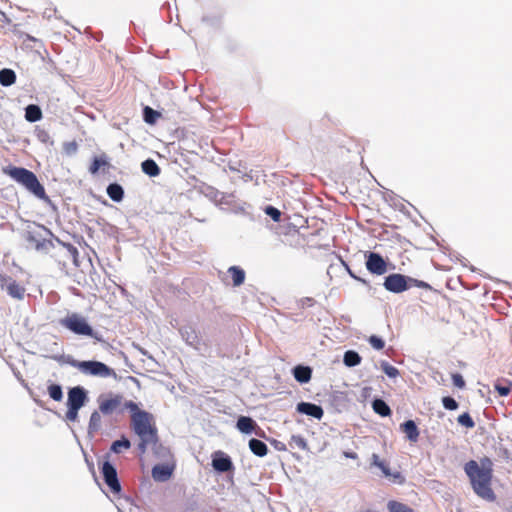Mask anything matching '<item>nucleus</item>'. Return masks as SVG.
<instances>
[{"label": "nucleus", "mask_w": 512, "mask_h": 512, "mask_svg": "<svg viewBox=\"0 0 512 512\" xmlns=\"http://www.w3.org/2000/svg\"><path fill=\"white\" fill-rule=\"evenodd\" d=\"M464 471L468 476L474 493L488 502H494L496 495L491 488L493 474L480 469V465L475 460H470L464 465Z\"/></svg>", "instance_id": "nucleus-1"}, {"label": "nucleus", "mask_w": 512, "mask_h": 512, "mask_svg": "<svg viewBox=\"0 0 512 512\" xmlns=\"http://www.w3.org/2000/svg\"><path fill=\"white\" fill-rule=\"evenodd\" d=\"M5 174L11 177L14 181L24 186L30 193H32L35 197L43 200L49 206H51L54 210H56V206L52 202V200L47 196L45 192L44 186L39 182L37 176L34 172L24 168V167H16V166H8L4 170Z\"/></svg>", "instance_id": "nucleus-2"}, {"label": "nucleus", "mask_w": 512, "mask_h": 512, "mask_svg": "<svg viewBox=\"0 0 512 512\" xmlns=\"http://www.w3.org/2000/svg\"><path fill=\"white\" fill-rule=\"evenodd\" d=\"M59 325L69 330L74 335L80 337H90L98 342L103 341L102 335L95 331L87 319L80 313H67L65 317L59 319Z\"/></svg>", "instance_id": "nucleus-3"}, {"label": "nucleus", "mask_w": 512, "mask_h": 512, "mask_svg": "<svg viewBox=\"0 0 512 512\" xmlns=\"http://www.w3.org/2000/svg\"><path fill=\"white\" fill-rule=\"evenodd\" d=\"M70 365L74 368H77L80 372H82L85 375L95 376V377H102V378H108L113 377L114 379L117 378V374L115 370L110 368L108 365H106L103 362L96 361V360H84V361H78V360H71Z\"/></svg>", "instance_id": "nucleus-4"}, {"label": "nucleus", "mask_w": 512, "mask_h": 512, "mask_svg": "<svg viewBox=\"0 0 512 512\" xmlns=\"http://www.w3.org/2000/svg\"><path fill=\"white\" fill-rule=\"evenodd\" d=\"M151 420L152 415L145 410L131 415L132 429L138 437H158L157 428L151 424Z\"/></svg>", "instance_id": "nucleus-5"}, {"label": "nucleus", "mask_w": 512, "mask_h": 512, "mask_svg": "<svg viewBox=\"0 0 512 512\" xmlns=\"http://www.w3.org/2000/svg\"><path fill=\"white\" fill-rule=\"evenodd\" d=\"M365 266L371 274L380 276L387 272L388 264L381 254L368 251L365 253Z\"/></svg>", "instance_id": "nucleus-6"}, {"label": "nucleus", "mask_w": 512, "mask_h": 512, "mask_svg": "<svg viewBox=\"0 0 512 512\" xmlns=\"http://www.w3.org/2000/svg\"><path fill=\"white\" fill-rule=\"evenodd\" d=\"M101 473L103 475V480L109 487L110 491L114 494H119L122 491V487L114 465L109 461H104L101 467Z\"/></svg>", "instance_id": "nucleus-7"}, {"label": "nucleus", "mask_w": 512, "mask_h": 512, "mask_svg": "<svg viewBox=\"0 0 512 512\" xmlns=\"http://www.w3.org/2000/svg\"><path fill=\"white\" fill-rule=\"evenodd\" d=\"M88 401V391L83 386L77 385L68 389L67 407L81 409Z\"/></svg>", "instance_id": "nucleus-8"}, {"label": "nucleus", "mask_w": 512, "mask_h": 512, "mask_svg": "<svg viewBox=\"0 0 512 512\" xmlns=\"http://www.w3.org/2000/svg\"><path fill=\"white\" fill-rule=\"evenodd\" d=\"M408 276L400 274V273H393L389 274L384 278L383 286L384 288L395 294L402 293L406 290H408Z\"/></svg>", "instance_id": "nucleus-9"}, {"label": "nucleus", "mask_w": 512, "mask_h": 512, "mask_svg": "<svg viewBox=\"0 0 512 512\" xmlns=\"http://www.w3.org/2000/svg\"><path fill=\"white\" fill-rule=\"evenodd\" d=\"M97 402L101 413L108 416L118 410L123 402V396L121 394H110L109 397H106L102 394L98 397Z\"/></svg>", "instance_id": "nucleus-10"}, {"label": "nucleus", "mask_w": 512, "mask_h": 512, "mask_svg": "<svg viewBox=\"0 0 512 512\" xmlns=\"http://www.w3.org/2000/svg\"><path fill=\"white\" fill-rule=\"evenodd\" d=\"M0 287L14 299L22 300L24 298L25 288L10 276L0 275Z\"/></svg>", "instance_id": "nucleus-11"}, {"label": "nucleus", "mask_w": 512, "mask_h": 512, "mask_svg": "<svg viewBox=\"0 0 512 512\" xmlns=\"http://www.w3.org/2000/svg\"><path fill=\"white\" fill-rule=\"evenodd\" d=\"M26 241L33 245L35 250L38 252L48 253L52 248H54L53 240L46 239L37 232H28L26 235Z\"/></svg>", "instance_id": "nucleus-12"}, {"label": "nucleus", "mask_w": 512, "mask_h": 512, "mask_svg": "<svg viewBox=\"0 0 512 512\" xmlns=\"http://www.w3.org/2000/svg\"><path fill=\"white\" fill-rule=\"evenodd\" d=\"M212 467L218 473L229 472L234 468L230 456L222 451H217L213 454Z\"/></svg>", "instance_id": "nucleus-13"}, {"label": "nucleus", "mask_w": 512, "mask_h": 512, "mask_svg": "<svg viewBox=\"0 0 512 512\" xmlns=\"http://www.w3.org/2000/svg\"><path fill=\"white\" fill-rule=\"evenodd\" d=\"M236 428L243 434L255 432L257 436L262 437L264 435V432L258 428L255 420L249 416H239L236 422Z\"/></svg>", "instance_id": "nucleus-14"}, {"label": "nucleus", "mask_w": 512, "mask_h": 512, "mask_svg": "<svg viewBox=\"0 0 512 512\" xmlns=\"http://www.w3.org/2000/svg\"><path fill=\"white\" fill-rule=\"evenodd\" d=\"M181 338L185 343L197 351L201 350V340L197 334V331L192 326H183L179 329Z\"/></svg>", "instance_id": "nucleus-15"}, {"label": "nucleus", "mask_w": 512, "mask_h": 512, "mask_svg": "<svg viewBox=\"0 0 512 512\" xmlns=\"http://www.w3.org/2000/svg\"><path fill=\"white\" fill-rule=\"evenodd\" d=\"M296 411L317 420H320L324 415L323 408L320 405L311 402H299L296 406Z\"/></svg>", "instance_id": "nucleus-16"}, {"label": "nucleus", "mask_w": 512, "mask_h": 512, "mask_svg": "<svg viewBox=\"0 0 512 512\" xmlns=\"http://www.w3.org/2000/svg\"><path fill=\"white\" fill-rule=\"evenodd\" d=\"M372 465L378 467L383 475L392 479L393 482L400 484L404 482L402 474L398 471L392 472L389 466L384 461L380 460L379 456L375 453L372 455Z\"/></svg>", "instance_id": "nucleus-17"}, {"label": "nucleus", "mask_w": 512, "mask_h": 512, "mask_svg": "<svg viewBox=\"0 0 512 512\" xmlns=\"http://www.w3.org/2000/svg\"><path fill=\"white\" fill-rule=\"evenodd\" d=\"M173 474V467L168 464H157L152 468V477L156 482H166Z\"/></svg>", "instance_id": "nucleus-18"}, {"label": "nucleus", "mask_w": 512, "mask_h": 512, "mask_svg": "<svg viewBox=\"0 0 512 512\" xmlns=\"http://www.w3.org/2000/svg\"><path fill=\"white\" fill-rule=\"evenodd\" d=\"M292 374L297 382L306 384L311 380L312 369L310 366L299 364L292 369Z\"/></svg>", "instance_id": "nucleus-19"}, {"label": "nucleus", "mask_w": 512, "mask_h": 512, "mask_svg": "<svg viewBox=\"0 0 512 512\" xmlns=\"http://www.w3.org/2000/svg\"><path fill=\"white\" fill-rule=\"evenodd\" d=\"M402 432L406 434L410 442H416L419 438V430L414 420H406L400 425Z\"/></svg>", "instance_id": "nucleus-20"}, {"label": "nucleus", "mask_w": 512, "mask_h": 512, "mask_svg": "<svg viewBox=\"0 0 512 512\" xmlns=\"http://www.w3.org/2000/svg\"><path fill=\"white\" fill-rule=\"evenodd\" d=\"M199 192L203 194L205 197H207L209 200L214 202H222L224 198V194L217 190L216 188L207 185L205 183H202L199 187Z\"/></svg>", "instance_id": "nucleus-21"}, {"label": "nucleus", "mask_w": 512, "mask_h": 512, "mask_svg": "<svg viewBox=\"0 0 512 512\" xmlns=\"http://www.w3.org/2000/svg\"><path fill=\"white\" fill-rule=\"evenodd\" d=\"M41 227H42V229H43V230H44L48 235H50V236L54 237L55 241H56L59 245L63 246V247L67 250V254H68V256L72 258V260H73V262H74V264H75V265H78V255H79L78 249H77L74 245H72V244H70V243H66V242H64V241L60 240L58 237H55V236L53 235V233L51 232V230H49V229L45 228L44 226H41Z\"/></svg>", "instance_id": "nucleus-22"}, {"label": "nucleus", "mask_w": 512, "mask_h": 512, "mask_svg": "<svg viewBox=\"0 0 512 512\" xmlns=\"http://www.w3.org/2000/svg\"><path fill=\"white\" fill-rule=\"evenodd\" d=\"M41 227H42V229H43V230H44L48 235H50V236L54 237L55 241H56L59 245L63 246V247L67 250V254H68V256L72 258V260H73V262H74V264H75V265H78V255H79L78 249H77L74 245H72V244H70V243H66V242H64V241L60 240L58 237H55V236L53 235V233L51 232V230H49V229L45 228L44 226H41Z\"/></svg>", "instance_id": "nucleus-23"}, {"label": "nucleus", "mask_w": 512, "mask_h": 512, "mask_svg": "<svg viewBox=\"0 0 512 512\" xmlns=\"http://www.w3.org/2000/svg\"><path fill=\"white\" fill-rule=\"evenodd\" d=\"M101 411L98 409V410H94L91 415H90V419H89V423H88V434L90 436H94L102 427V417H101Z\"/></svg>", "instance_id": "nucleus-24"}, {"label": "nucleus", "mask_w": 512, "mask_h": 512, "mask_svg": "<svg viewBox=\"0 0 512 512\" xmlns=\"http://www.w3.org/2000/svg\"><path fill=\"white\" fill-rule=\"evenodd\" d=\"M248 446L250 451L258 457H264L267 455L268 447L267 445L260 439L251 438L248 442Z\"/></svg>", "instance_id": "nucleus-25"}, {"label": "nucleus", "mask_w": 512, "mask_h": 512, "mask_svg": "<svg viewBox=\"0 0 512 512\" xmlns=\"http://www.w3.org/2000/svg\"><path fill=\"white\" fill-rule=\"evenodd\" d=\"M106 193L108 197L116 203L121 202L124 198V189L120 184L116 182L110 183L107 186Z\"/></svg>", "instance_id": "nucleus-26"}, {"label": "nucleus", "mask_w": 512, "mask_h": 512, "mask_svg": "<svg viewBox=\"0 0 512 512\" xmlns=\"http://www.w3.org/2000/svg\"><path fill=\"white\" fill-rule=\"evenodd\" d=\"M41 108L36 104H29L25 107V119L30 123L38 122L42 119Z\"/></svg>", "instance_id": "nucleus-27"}, {"label": "nucleus", "mask_w": 512, "mask_h": 512, "mask_svg": "<svg viewBox=\"0 0 512 512\" xmlns=\"http://www.w3.org/2000/svg\"><path fill=\"white\" fill-rule=\"evenodd\" d=\"M141 169L143 173L149 177H157L161 172L158 164L151 158H148L141 163Z\"/></svg>", "instance_id": "nucleus-28"}, {"label": "nucleus", "mask_w": 512, "mask_h": 512, "mask_svg": "<svg viewBox=\"0 0 512 512\" xmlns=\"http://www.w3.org/2000/svg\"><path fill=\"white\" fill-rule=\"evenodd\" d=\"M372 408L374 412L381 417H387L391 415V409L389 405L381 398H375L372 401Z\"/></svg>", "instance_id": "nucleus-29"}, {"label": "nucleus", "mask_w": 512, "mask_h": 512, "mask_svg": "<svg viewBox=\"0 0 512 512\" xmlns=\"http://www.w3.org/2000/svg\"><path fill=\"white\" fill-rule=\"evenodd\" d=\"M361 356L355 350H347L343 356V363L346 367L352 368L361 363Z\"/></svg>", "instance_id": "nucleus-30"}, {"label": "nucleus", "mask_w": 512, "mask_h": 512, "mask_svg": "<svg viewBox=\"0 0 512 512\" xmlns=\"http://www.w3.org/2000/svg\"><path fill=\"white\" fill-rule=\"evenodd\" d=\"M16 82V73L10 68H3L0 70V84L4 87H9Z\"/></svg>", "instance_id": "nucleus-31"}, {"label": "nucleus", "mask_w": 512, "mask_h": 512, "mask_svg": "<svg viewBox=\"0 0 512 512\" xmlns=\"http://www.w3.org/2000/svg\"><path fill=\"white\" fill-rule=\"evenodd\" d=\"M228 273L232 277L233 285L238 287L245 281V271L239 266H231L228 269Z\"/></svg>", "instance_id": "nucleus-32"}, {"label": "nucleus", "mask_w": 512, "mask_h": 512, "mask_svg": "<svg viewBox=\"0 0 512 512\" xmlns=\"http://www.w3.org/2000/svg\"><path fill=\"white\" fill-rule=\"evenodd\" d=\"M130 447V440L127 437L122 436L120 439L112 442L110 446V451L115 454H120L122 452V449H129Z\"/></svg>", "instance_id": "nucleus-33"}, {"label": "nucleus", "mask_w": 512, "mask_h": 512, "mask_svg": "<svg viewBox=\"0 0 512 512\" xmlns=\"http://www.w3.org/2000/svg\"><path fill=\"white\" fill-rule=\"evenodd\" d=\"M49 397L54 401H61L63 399V389L60 384L51 383L47 387Z\"/></svg>", "instance_id": "nucleus-34"}, {"label": "nucleus", "mask_w": 512, "mask_h": 512, "mask_svg": "<svg viewBox=\"0 0 512 512\" xmlns=\"http://www.w3.org/2000/svg\"><path fill=\"white\" fill-rule=\"evenodd\" d=\"M160 113L150 106H145L143 108V119L147 124H155L157 119L160 117Z\"/></svg>", "instance_id": "nucleus-35"}, {"label": "nucleus", "mask_w": 512, "mask_h": 512, "mask_svg": "<svg viewBox=\"0 0 512 512\" xmlns=\"http://www.w3.org/2000/svg\"><path fill=\"white\" fill-rule=\"evenodd\" d=\"M140 438V442L138 444V450L144 454L147 450V447L149 445H155L157 444L159 438L158 437H152V436H142V437H139Z\"/></svg>", "instance_id": "nucleus-36"}, {"label": "nucleus", "mask_w": 512, "mask_h": 512, "mask_svg": "<svg viewBox=\"0 0 512 512\" xmlns=\"http://www.w3.org/2000/svg\"><path fill=\"white\" fill-rule=\"evenodd\" d=\"M289 445L292 448L296 447V448H298L300 450H306L308 448L307 441L301 435H292L291 439H290V442H289Z\"/></svg>", "instance_id": "nucleus-37"}, {"label": "nucleus", "mask_w": 512, "mask_h": 512, "mask_svg": "<svg viewBox=\"0 0 512 512\" xmlns=\"http://www.w3.org/2000/svg\"><path fill=\"white\" fill-rule=\"evenodd\" d=\"M381 369L389 378H396L399 375V370L390 365L387 361H381Z\"/></svg>", "instance_id": "nucleus-38"}, {"label": "nucleus", "mask_w": 512, "mask_h": 512, "mask_svg": "<svg viewBox=\"0 0 512 512\" xmlns=\"http://www.w3.org/2000/svg\"><path fill=\"white\" fill-rule=\"evenodd\" d=\"M457 421L461 426L466 428H473L475 426V422L468 412L460 414L457 418Z\"/></svg>", "instance_id": "nucleus-39"}, {"label": "nucleus", "mask_w": 512, "mask_h": 512, "mask_svg": "<svg viewBox=\"0 0 512 512\" xmlns=\"http://www.w3.org/2000/svg\"><path fill=\"white\" fill-rule=\"evenodd\" d=\"M388 509L390 512H413V510L409 508L407 505L396 501H389Z\"/></svg>", "instance_id": "nucleus-40"}, {"label": "nucleus", "mask_w": 512, "mask_h": 512, "mask_svg": "<svg viewBox=\"0 0 512 512\" xmlns=\"http://www.w3.org/2000/svg\"><path fill=\"white\" fill-rule=\"evenodd\" d=\"M264 212L266 215H268L274 222H279L281 220V211L272 206L268 205L265 207Z\"/></svg>", "instance_id": "nucleus-41"}, {"label": "nucleus", "mask_w": 512, "mask_h": 512, "mask_svg": "<svg viewBox=\"0 0 512 512\" xmlns=\"http://www.w3.org/2000/svg\"><path fill=\"white\" fill-rule=\"evenodd\" d=\"M408 289L411 288V287H418V288H423V289H426V290H431L432 287L430 286V284H428L427 282L425 281H422V280H418V279H415V278H412L410 276H408Z\"/></svg>", "instance_id": "nucleus-42"}, {"label": "nucleus", "mask_w": 512, "mask_h": 512, "mask_svg": "<svg viewBox=\"0 0 512 512\" xmlns=\"http://www.w3.org/2000/svg\"><path fill=\"white\" fill-rule=\"evenodd\" d=\"M442 405L446 410L454 411L458 409V402L451 396H445L442 398Z\"/></svg>", "instance_id": "nucleus-43"}, {"label": "nucleus", "mask_w": 512, "mask_h": 512, "mask_svg": "<svg viewBox=\"0 0 512 512\" xmlns=\"http://www.w3.org/2000/svg\"><path fill=\"white\" fill-rule=\"evenodd\" d=\"M368 342L376 350H381L385 346V341L377 335H371L368 338Z\"/></svg>", "instance_id": "nucleus-44"}, {"label": "nucleus", "mask_w": 512, "mask_h": 512, "mask_svg": "<svg viewBox=\"0 0 512 512\" xmlns=\"http://www.w3.org/2000/svg\"><path fill=\"white\" fill-rule=\"evenodd\" d=\"M106 164H107V161L105 159L95 157L93 159V162H92L90 168H89V171H90V173L95 174V173H97L99 171V169L102 166H104Z\"/></svg>", "instance_id": "nucleus-45"}, {"label": "nucleus", "mask_w": 512, "mask_h": 512, "mask_svg": "<svg viewBox=\"0 0 512 512\" xmlns=\"http://www.w3.org/2000/svg\"><path fill=\"white\" fill-rule=\"evenodd\" d=\"M315 304V300L311 297H303L297 301V306L300 309H304L306 307H312Z\"/></svg>", "instance_id": "nucleus-46"}, {"label": "nucleus", "mask_w": 512, "mask_h": 512, "mask_svg": "<svg viewBox=\"0 0 512 512\" xmlns=\"http://www.w3.org/2000/svg\"><path fill=\"white\" fill-rule=\"evenodd\" d=\"M480 469L491 472L493 474V462L490 458L484 457L480 460Z\"/></svg>", "instance_id": "nucleus-47"}, {"label": "nucleus", "mask_w": 512, "mask_h": 512, "mask_svg": "<svg viewBox=\"0 0 512 512\" xmlns=\"http://www.w3.org/2000/svg\"><path fill=\"white\" fill-rule=\"evenodd\" d=\"M124 408L131 412V415H134L137 412H143L144 410L139 409L138 404L134 401H125Z\"/></svg>", "instance_id": "nucleus-48"}, {"label": "nucleus", "mask_w": 512, "mask_h": 512, "mask_svg": "<svg viewBox=\"0 0 512 512\" xmlns=\"http://www.w3.org/2000/svg\"><path fill=\"white\" fill-rule=\"evenodd\" d=\"M452 382L455 387L460 388V389L464 388V386H465L464 378L459 373H455L452 375Z\"/></svg>", "instance_id": "nucleus-49"}, {"label": "nucleus", "mask_w": 512, "mask_h": 512, "mask_svg": "<svg viewBox=\"0 0 512 512\" xmlns=\"http://www.w3.org/2000/svg\"><path fill=\"white\" fill-rule=\"evenodd\" d=\"M79 410L80 409L77 408L67 407L66 419L71 422L76 421L78 419Z\"/></svg>", "instance_id": "nucleus-50"}, {"label": "nucleus", "mask_w": 512, "mask_h": 512, "mask_svg": "<svg viewBox=\"0 0 512 512\" xmlns=\"http://www.w3.org/2000/svg\"><path fill=\"white\" fill-rule=\"evenodd\" d=\"M37 138L39 141H41L42 143H45V144H53V141L51 140V137L49 135V133L45 130H40L38 131L37 133Z\"/></svg>", "instance_id": "nucleus-51"}, {"label": "nucleus", "mask_w": 512, "mask_h": 512, "mask_svg": "<svg viewBox=\"0 0 512 512\" xmlns=\"http://www.w3.org/2000/svg\"><path fill=\"white\" fill-rule=\"evenodd\" d=\"M347 273L350 275L351 278L355 279L356 281L358 282H361L362 284L364 285H368V282L364 279V278H361L359 276H357L352 270L351 268L349 267V265L347 263H345L344 261H342Z\"/></svg>", "instance_id": "nucleus-52"}, {"label": "nucleus", "mask_w": 512, "mask_h": 512, "mask_svg": "<svg viewBox=\"0 0 512 512\" xmlns=\"http://www.w3.org/2000/svg\"><path fill=\"white\" fill-rule=\"evenodd\" d=\"M495 389L500 396H507L511 391V385L496 384Z\"/></svg>", "instance_id": "nucleus-53"}, {"label": "nucleus", "mask_w": 512, "mask_h": 512, "mask_svg": "<svg viewBox=\"0 0 512 512\" xmlns=\"http://www.w3.org/2000/svg\"><path fill=\"white\" fill-rule=\"evenodd\" d=\"M77 150V144L75 142H70L65 145V151L68 154L75 153Z\"/></svg>", "instance_id": "nucleus-54"}, {"label": "nucleus", "mask_w": 512, "mask_h": 512, "mask_svg": "<svg viewBox=\"0 0 512 512\" xmlns=\"http://www.w3.org/2000/svg\"><path fill=\"white\" fill-rule=\"evenodd\" d=\"M273 444H274L275 448H276L277 450H279V451H283V450H285V449H286L285 444H283L282 442H279V441L274 440V441H273Z\"/></svg>", "instance_id": "nucleus-55"}, {"label": "nucleus", "mask_w": 512, "mask_h": 512, "mask_svg": "<svg viewBox=\"0 0 512 512\" xmlns=\"http://www.w3.org/2000/svg\"><path fill=\"white\" fill-rule=\"evenodd\" d=\"M344 456L346 458H350V459H356L357 458V454L355 452H351V451H345L344 452Z\"/></svg>", "instance_id": "nucleus-56"}, {"label": "nucleus", "mask_w": 512, "mask_h": 512, "mask_svg": "<svg viewBox=\"0 0 512 512\" xmlns=\"http://www.w3.org/2000/svg\"><path fill=\"white\" fill-rule=\"evenodd\" d=\"M139 351L142 355H147V351L142 349V348H139Z\"/></svg>", "instance_id": "nucleus-57"}, {"label": "nucleus", "mask_w": 512, "mask_h": 512, "mask_svg": "<svg viewBox=\"0 0 512 512\" xmlns=\"http://www.w3.org/2000/svg\"><path fill=\"white\" fill-rule=\"evenodd\" d=\"M202 21H203V22H207V21H208V18H207V17H203V18H202Z\"/></svg>", "instance_id": "nucleus-58"}]
</instances>
